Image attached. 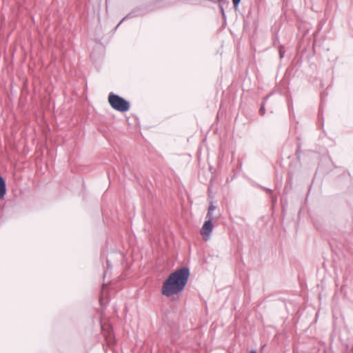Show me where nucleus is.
I'll list each match as a JSON object with an SVG mask.
<instances>
[{"label":"nucleus","mask_w":353,"mask_h":353,"mask_svg":"<svg viewBox=\"0 0 353 353\" xmlns=\"http://www.w3.org/2000/svg\"><path fill=\"white\" fill-rule=\"evenodd\" d=\"M189 276V268L183 267L176 270L163 282L161 294L167 297L180 294L183 291L188 283Z\"/></svg>","instance_id":"nucleus-1"},{"label":"nucleus","mask_w":353,"mask_h":353,"mask_svg":"<svg viewBox=\"0 0 353 353\" xmlns=\"http://www.w3.org/2000/svg\"><path fill=\"white\" fill-rule=\"evenodd\" d=\"M108 101L111 107L115 110L124 112L130 109L128 101L112 92L108 96Z\"/></svg>","instance_id":"nucleus-2"},{"label":"nucleus","mask_w":353,"mask_h":353,"mask_svg":"<svg viewBox=\"0 0 353 353\" xmlns=\"http://www.w3.org/2000/svg\"><path fill=\"white\" fill-rule=\"evenodd\" d=\"M212 219H208L201 229V234L205 241H208L213 230Z\"/></svg>","instance_id":"nucleus-3"},{"label":"nucleus","mask_w":353,"mask_h":353,"mask_svg":"<svg viewBox=\"0 0 353 353\" xmlns=\"http://www.w3.org/2000/svg\"><path fill=\"white\" fill-rule=\"evenodd\" d=\"M6 192V184L3 178L0 176V199H3Z\"/></svg>","instance_id":"nucleus-4"},{"label":"nucleus","mask_w":353,"mask_h":353,"mask_svg":"<svg viewBox=\"0 0 353 353\" xmlns=\"http://www.w3.org/2000/svg\"><path fill=\"white\" fill-rule=\"evenodd\" d=\"M216 209V206L212 203L209 206L206 219H213L212 212Z\"/></svg>","instance_id":"nucleus-5"},{"label":"nucleus","mask_w":353,"mask_h":353,"mask_svg":"<svg viewBox=\"0 0 353 353\" xmlns=\"http://www.w3.org/2000/svg\"><path fill=\"white\" fill-rule=\"evenodd\" d=\"M284 54H285V51L283 50V48L281 46L279 48V56H280L281 59L283 58Z\"/></svg>","instance_id":"nucleus-6"},{"label":"nucleus","mask_w":353,"mask_h":353,"mask_svg":"<svg viewBox=\"0 0 353 353\" xmlns=\"http://www.w3.org/2000/svg\"><path fill=\"white\" fill-rule=\"evenodd\" d=\"M241 1V0H232L234 7L235 8V9H236L239 7Z\"/></svg>","instance_id":"nucleus-7"},{"label":"nucleus","mask_w":353,"mask_h":353,"mask_svg":"<svg viewBox=\"0 0 353 353\" xmlns=\"http://www.w3.org/2000/svg\"><path fill=\"white\" fill-rule=\"evenodd\" d=\"M259 112H260V114L261 115H264L265 113V107H264V105L263 104L259 110Z\"/></svg>","instance_id":"nucleus-8"},{"label":"nucleus","mask_w":353,"mask_h":353,"mask_svg":"<svg viewBox=\"0 0 353 353\" xmlns=\"http://www.w3.org/2000/svg\"><path fill=\"white\" fill-rule=\"evenodd\" d=\"M250 353H256V350H251V351L250 352Z\"/></svg>","instance_id":"nucleus-9"},{"label":"nucleus","mask_w":353,"mask_h":353,"mask_svg":"<svg viewBox=\"0 0 353 353\" xmlns=\"http://www.w3.org/2000/svg\"><path fill=\"white\" fill-rule=\"evenodd\" d=\"M266 190H267L268 192H272V190H271L270 189H266Z\"/></svg>","instance_id":"nucleus-10"},{"label":"nucleus","mask_w":353,"mask_h":353,"mask_svg":"<svg viewBox=\"0 0 353 353\" xmlns=\"http://www.w3.org/2000/svg\"><path fill=\"white\" fill-rule=\"evenodd\" d=\"M125 18H126V17L123 18V19L121 20V21L120 23H121L123 20H125Z\"/></svg>","instance_id":"nucleus-11"},{"label":"nucleus","mask_w":353,"mask_h":353,"mask_svg":"<svg viewBox=\"0 0 353 353\" xmlns=\"http://www.w3.org/2000/svg\"><path fill=\"white\" fill-rule=\"evenodd\" d=\"M107 263H108V265L109 267H110V264H109V261H107Z\"/></svg>","instance_id":"nucleus-12"}]
</instances>
